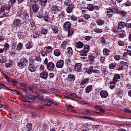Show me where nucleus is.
I'll use <instances>...</instances> for the list:
<instances>
[{
    "label": "nucleus",
    "mask_w": 131,
    "mask_h": 131,
    "mask_svg": "<svg viewBox=\"0 0 131 131\" xmlns=\"http://www.w3.org/2000/svg\"><path fill=\"white\" fill-rule=\"evenodd\" d=\"M10 5L6 7L2 5L0 9V17L2 18L6 16V15L9 12L10 8Z\"/></svg>",
    "instance_id": "nucleus-1"
},
{
    "label": "nucleus",
    "mask_w": 131,
    "mask_h": 131,
    "mask_svg": "<svg viewBox=\"0 0 131 131\" xmlns=\"http://www.w3.org/2000/svg\"><path fill=\"white\" fill-rule=\"evenodd\" d=\"M84 46V43L80 41H78L77 42L75 43V51L78 52L79 51L78 50H77L76 48L78 49H81L83 48Z\"/></svg>",
    "instance_id": "nucleus-2"
},
{
    "label": "nucleus",
    "mask_w": 131,
    "mask_h": 131,
    "mask_svg": "<svg viewBox=\"0 0 131 131\" xmlns=\"http://www.w3.org/2000/svg\"><path fill=\"white\" fill-rule=\"evenodd\" d=\"M121 78L120 75L119 74H115L113 78V80L111 82V84H112L113 85H115L116 84L118 81H119V79Z\"/></svg>",
    "instance_id": "nucleus-3"
},
{
    "label": "nucleus",
    "mask_w": 131,
    "mask_h": 131,
    "mask_svg": "<svg viewBox=\"0 0 131 131\" xmlns=\"http://www.w3.org/2000/svg\"><path fill=\"white\" fill-rule=\"evenodd\" d=\"M89 82V78H86L83 79L81 82L80 83V87L81 88H83L85 86L84 85L86 84Z\"/></svg>",
    "instance_id": "nucleus-4"
},
{
    "label": "nucleus",
    "mask_w": 131,
    "mask_h": 131,
    "mask_svg": "<svg viewBox=\"0 0 131 131\" xmlns=\"http://www.w3.org/2000/svg\"><path fill=\"white\" fill-rule=\"evenodd\" d=\"M82 64L80 63L75 64L74 66V70L77 72H80L82 71Z\"/></svg>",
    "instance_id": "nucleus-5"
},
{
    "label": "nucleus",
    "mask_w": 131,
    "mask_h": 131,
    "mask_svg": "<svg viewBox=\"0 0 131 131\" xmlns=\"http://www.w3.org/2000/svg\"><path fill=\"white\" fill-rule=\"evenodd\" d=\"M55 67L54 63L52 62H50L47 65V69L49 71H51Z\"/></svg>",
    "instance_id": "nucleus-6"
},
{
    "label": "nucleus",
    "mask_w": 131,
    "mask_h": 131,
    "mask_svg": "<svg viewBox=\"0 0 131 131\" xmlns=\"http://www.w3.org/2000/svg\"><path fill=\"white\" fill-rule=\"evenodd\" d=\"M52 100L50 98L48 97H46L45 100V103H43L44 104L48 106H50L51 105V104L52 103Z\"/></svg>",
    "instance_id": "nucleus-7"
},
{
    "label": "nucleus",
    "mask_w": 131,
    "mask_h": 131,
    "mask_svg": "<svg viewBox=\"0 0 131 131\" xmlns=\"http://www.w3.org/2000/svg\"><path fill=\"white\" fill-rule=\"evenodd\" d=\"M63 26L64 30H69L71 26L70 23L69 21H67L64 23Z\"/></svg>",
    "instance_id": "nucleus-8"
},
{
    "label": "nucleus",
    "mask_w": 131,
    "mask_h": 131,
    "mask_svg": "<svg viewBox=\"0 0 131 131\" xmlns=\"http://www.w3.org/2000/svg\"><path fill=\"white\" fill-rule=\"evenodd\" d=\"M63 60H60L57 62L56 64V67L58 68H62L63 66Z\"/></svg>",
    "instance_id": "nucleus-9"
},
{
    "label": "nucleus",
    "mask_w": 131,
    "mask_h": 131,
    "mask_svg": "<svg viewBox=\"0 0 131 131\" xmlns=\"http://www.w3.org/2000/svg\"><path fill=\"white\" fill-rule=\"evenodd\" d=\"M29 15L26 11H24L23 13V16L21 17L22 19L25 21L27 20L29 17Z\"/></svg>",
    "instance_id": "nucleus-10"
},
{
    "label": "nucleus",
    "mask_w": 131,
    "mask_h": 131,
    "mask_svg": "<svg viewBox=\"0 0 131 131\" xmlns=\"http://www.w3.org/2000/svg\"><path fill=\"white\" fill-rule=\"evenodd\" d=\"M101 96L103 98L106 97L108 95L107 92L105 90L102 91L100 93Z\"/></svg>",
    "instance_id": "nucleus-11"
},
{
    "label": "nucleus",
    "mask_w": 131,
    "mask_h": 131,
    "mask_svg": "<svg viewBox=\"0 0 131 131\" xmlns=\"http://www.w3.org/2000/svg\"><path fill=\"white\" fill-rule=\"evenodd\" d=\"M21 20L17 18L14 21L13 24L14 26H18L21 24Z\"/></svg>",
    "instance_id": "nucleus-12"
},
{
    "label": "nucleus",
    "mask_w": 131,
    "mask_h": 131,
    "mask_svg": "<svg viewBox=\"0 0 131 131\" xmlns=\"http://www.w3.org/2000/svg\"><path fill=\"white\" fill-rule=\"evenodd\" d=\"M28 69L29 71L31 72H34L36 70V68L34 64H30L29 66Z\"/></svg>",
    "instance_id": "nucleus-13"
},
{
    "label": "nucleus",
    "mask_w": 131,
    "mask_h": 131,
    "mask_svg": "<svg viewBox=\"0 0 131 131\" xmlns=\"http://www.w3.org/2000/svg\"><path fill=\"white\" fill-rule=\"evenodd\" d=\"M74 7V6L73 5H69L67 7V12L68 13H70L72 11V9Z\"/></svg>",
    "instance_id": "nucleus-14"
},
{
    "label": "nucleus",
    "mask_w": 131,
    "mask_h": 131,
    "mask_svg": "<svg viewBox=\"0 0 131 131\" xmlns=\"http://www.w3.org/2000/svg\"><path fill=\"white\" fill-rule=\"evenodd\" d=\"M40 77L43 79H46L48 77V73L46 72H43L40 74Z\"/></svg>",
    "instance_id": "nucleus-15"
},
{
    "label": "nucleus",
    "mask_w": 131,
    "mask_h": 131,
    "mask_svg": "<svg viewBox=\"0 0 131 131\" xmlns=\"http://www.w3.org/2000/svg\"><path fill=\"white\" fill-rule=\"evenodd\" d=\"M106 13H107V15L109 17H112L113 14L112 9L111 8L108 9Z\"/></svg>",
    "instance_id": "nucleus-16"
},
{
    "label": "nucleus",
    "mask_w": 131,
    "mask_h": 131,
    "mask_svg": "<svg viewBox=\"0 0 131 131\" xmlns=\"http://www.w3.org/2000/svg\"><path fill=\"white\" fill-rule=\"evenodd\" d=\"M118 28L119 29H122L123 28L126 26L125 23L124 22L122 21H119L118 23Z\"/></svg>",
    "instance_id": "nucleus-17"
},
{
    "label": "nucleus",
    "mask_w": 131,
    "mask_h": 131,
    "mask_svg": "<svg viewBox=\"0 0 131 131\" xmlns=\"http://www.w3.org/2000/svg\"><path fill=\"white\" fill-rule=\"evenodd\" d=\"M75 76L73 75L69 74L68 76V79L70 82H73L75 80Z\"/></svg>",
    "instance_id": "nucleus-18"
},
{
    "label": "nucleus",
    "mask_w": 131,
    "mask_h": 131,
    "mask_svg": "<svg viewBox=\"0 0 131 131\" xmlns=\"http://www.w3.org/2000/svg\"><path fill=\"white\" fill-rule=\"evenodd\" d=\"M32 9L33 12H37L39 9L38 6L37 4H34L32 6Z\"/></svg>",
    "instance_id": "nucleus-19"
},
{
    "label": "nucleus",
    "mask_w": 131,
    "mask_h": 131,
    "mask_svg": "<svg viewBox=\"0 0 131 131\" xmlns=\"http://www.w3.org/2000/svg\"><path fill=\"white\" fill-rule=\"evenodd\" d=\"M92 89V86L91 85H89L85 89V91L87 93H88L91 92Z\"/></svg>",
    "instance_id": "nucleus-20"
},
{
    "label": "nucleus",
    "mask_w": 131,
    "mask_h": 131,
    "mask_svg": "<svg viewBox=\"0 0 131 131\" xmlns=\"http://www.w3.org/2000/svg\"><path fill=\"white\" fill-rule=\"evenodd\" d=\"M125 31L123 30H122L119 32L118 36L119 38H123L125 36Z\"/></svg>",
    "instance_id": "nucleus-21"
},
{
    "label": "nucleus",
    "mask_w": 131,
    "mask_h": 131,
    "mask_svg": "<svg viewBox=\"0 0 131 131\" xmlns=\"http://www.w3.org/2000/svg\"><path fill=\"white\" fill-rule=\"evenodd\" d=\"M33 44L31 41L28 42L26 45L25 46L27 49H29L31 48Z\"/></svg>",
    "instance_id": "nucleus-22"
},
{
    "label": "nucleus",
    "mask_w": 131,
    "mask_h": 131,
    "mask_svg": "<svg viewBox=\"0 0 131 131\" xmlns=\"http://www.w3.org/2000/svg\"><path fill=\"white\" fill-rule=\"evenodd\" d=\"M93 67L92 66L89 67L86 70L87 72L89 74H91L92 72H93Z\"/></svg>",
    "instance_id": "nucleus-23"
},
{
    "label": "nucleus",
    "mask_w": 131,
    "mask_h": 131,
    "mask_svg": "<svg viewBox=\"0 0 131 131\" xmlns=\"http://www.w3.org/2000/svg\"><path fill=\"white\" fill-rule=\"evenodd\" d=\"M0 88L4 89L9 90L11 91H13L12 89L8 88L4 84L0 83Z\"/></svg>",
    "instance_id": "nucleus-24"
},
{
    "label": "nucleus",
    "mask_w": 131,
    "mask_h": 131,
    "mask_svg": "<svg viewBox=\"0 0 131 131\" xmlns=\"http://www.w3.org/2000/svg\"><path fill=\"white\" fill-rule=\"evenodd\" d=\"M60 51L59 49H56L54 51V54L56 56L58 57L60 54Z\"/></svg>",
    "instance_id": "nucleus-25"
},
{
    "label": "nucleus",
    "mask_w": 131,
    "mask_h": 131,
    "mask_svg": "<svg viewBox=\"0 0 131 131\" xmlns=\"http://www.w3.org/2000/svg\"><path fill=\"white\" fill-rule=\"evenodd\" d=\"M67 53L70 55H72L73 53V50L72 48L71 47H68L67 49Z\"/></svg>",
    "instance_id": "nucleus-26"
},
{
    "label": "nucleus",
    "mask_w": 131,
    "mask_h": 131,
    "mask_svg": "<svg viewBox=\"0 0 131 131\" xmlns=\"http://www.w3.org/2000/svg\"><path fill=\"white\" fill-rule=\"evenodd\" d=\"M110 50L106 48H104L103 49V54L106 56H108L110 54Z\"/></svg>",
    "instance_id": "nucleus-27"
},
{
    "label": "nucleus",
    "mask_w": 131,
    "mask_h": 131,
    "mask_svg": "<svg viewBox=\"0 0 131 131\" xmlns=\"http://www.w3.org/2000/svg\"><path fill=\"white\" fill-rule=\"evenodd\" d=\"M84 51L88 53L90 50V46L88 44H86L84 46Z\"/></svg>",
    "instance_id": "nucleus-28"
},
{
    "label": "nucleus",
    "mask_w": 131,
    "mask_h": 131,
    "mask_svg": "<svg viewBox=\"0 0 131 131\" xmlns=\"http://www.w3.org/2000/svg\"><path fill=\"white\" fill-rule=\"evenodd\" d=\"M39 1L40 4L42 7L46 6L47 0H39Z\"/></svg>",
    "instance_id": "nucleus-29"
},
{
    "label": "nucleus",
    "mask_w": 131,
    "mask_h": 131,
    "mask_svg": "<svg viewBox=\"0 0 131 131\" xmlns=\"http://www.w3.org/2000/svg\"><path fill=\"white\" fill-rule=\"evenodd\" d=\"M51 28L52 30L56 34L58 32V29L57 27L54 25H52Z\"/></svg>",
    "instance_id": "nucleus-30"
},
{
    "label": "nucleus",
    "mask_w": 131,
    "mask_h": 131,
    "mask_svg": "<svg viewBox=\"0 0 131 131\" xmlns=\"http://www.w3.org/2000/svg\"><path fill=\"white\" fill-rule=\"evenodd\" d=\"M87 53H86V52L85 51L84 52L83 51H82L80 52V55L81 56L85 57H82L83 59H85L87 58Z\"/></svg>",
    "instance_id": "nucleus-31"
},
{
    "label": "nucleus",
    "mask_w": 131,
    "mask_h": 131,
    "mask_svg": "<svg viewBox=\"0 0 131 131\" xmlns=\"http://www.w3.org/2000/svg\"><path fill=\"white\" fill-rule=\"evenodd\" d=\"M6 60V58L5 56H2L0 57V62L1 63L5 62Z\"/></svg>",
    "instance_id": "nucleus-32"
},
{
    "label": "nucleus",
    "mask_w": 131,
    "mask_h": 131,
    "mask_svg": "<svg viewBox=\"0 0 131 131\" xmlns=\"http://www.w3.org/2000/svg\"><path fill=\"white\" fill-rule=\"evenodd\" d=\"M20 62L22 63H23L24 64L26 65V63H27V60L26 58H21L20 59Z\"/></svg>",
    "instance_id": "nucleus-33"
},
{
    "label": "nucleus",
    "mask_w": 131,
    "mask_h": 131,
    "mask_svg": "<svg viewBox=\"0 0 131 131\" xmlns=\"http://www.w3.org/2000/svg\"><path fill=\"white\" fill-rule=\"evenodd\" d=\"M96 23L99 26L102 25L104 23V20L101 19H98L97 20Z\"/></svg>",
    "instance_id": "nucleus-34"
},
{
    "label": "nucleus",
    "mask_w": 131,
    "mask_h": 131,
    "mask_svg": "<svg viewBox=\"0 0 131 131\" xmlns=\"http://www.w3.org/2000/svg\"><path fill=\"white\" fill-rule=\"evenodd\" d=\"M68 31V36H69L72 35L74 32V30L72 29H70L69 30H67Z\"/></svg>",
    "instance_id": "nucleus-35"
},
{
    "label": "nucleus",
    "mask_w": 131,
    "mask_h": 131,
    "mask_svg": "<svg viewBox=\"0 0 131 131\" xmlns=\"http://www.w3.org/2000/svg\"><path fill=\"white\" fill-rule=\"evenodd\" d=\"M67 45V42L66 41L63 42L61 45V47L63 49H65Z\"/></svg>",
    "instance_id": "nucleus-36"
},
{
    "label": "nucleus",
    "mask_w": 131,
    "mask_h": 131,
    "mask_svg": "<svg viewBox=\"0 0 131 131\" xmlns=\"http://www.w3.org/2000/svg\"><path fill=\"white\" fill-rule=\"evenodd\" d=\"M48 31V30L45 28H44L41 30L40 31V33L41 34L46 35Z\"/></svg>",
    "instance_id": "nucleus-37"
},
{
    "label": "nucleus",
    "mask_w": 131,
    "mask_h": 131,
    "mask_svg": "<svg viewBox=\"0 0 131 131\" xmlns=\"http://www.w3.org/2000/svg\"><path fill=\"white\" fill-rule=\"evenodd\" d=\"M32 124L31 123H28L26 125L27 128V130L28 131H30L31 129Z\"/></svg>",
    "instance_id": "nucleus-38"
},
{
    "label": "nucleus",
    "mask_w": 131,
    "mask_h": 131,
    "mask_svg": "<svg viewBox=\"0 0 131 131\" xmlns=\"http://www.w3.org/2000/svg\"><path fill=\"white\" fill-rule=\"evenodd\" d=\"M93 31L97 33H100L102 32V29L99 28H94L93 29Z\"/></svg>",
    "instance_id": "nucleus-39"
},
{
    "label": "nucleus",
    "mask_w": 131,
    "mask_h": 131,
    "mask_svg": "<svg viewBox=\"0 0 131 131\" xmlns=\"http://www.w3.org/2000/svg\"><path fill=\"white\" fill-rule=\"evenodd\" d=\"M42 11L41 10L38 12L37 14V16L39 18H41L42 17Z\"/></svg>",
    "instance_id": "nucleus-40"
},
{
    "label": "nucleus",
    "mask_w": 131,
    "mask_h": 131,
    "mask_svg": "<svg viewBox=\"0 0 131 131\" xmlns=\"http://www.w3.org/2000/svg\"><path fill=\"white\" fill-rule=\"evenodd\" d=\"M24 65L23 63H22L20 62H19L17 63V66L20 69H22L24 67Z\"/></svg>",
    "instance_id": "nucleus-41"
},
{
    "label": "nucleus",
    "mask_w": 131,
    "mask_h": 131,
    "mask_svg": "<svg viewBox=\"0 0 131 131\" xmlns=\"http://www.w3.org/2000/svg\"><path fill=\"white\" fill-rule=\"evenodd\" d=\"M23 44L21 43H19L17 46V49L19 51L22 48Z\"/></svg>",
    "instance_id": "nucleus-42"
},
{
    "label": "nucleus",
    "mask_w": 131,
    "mask_h": 131,
    "mask_svg": "<svg viewBox=\"0 0 131 131\" xmlns=\"http://www.w3.org/2000/svg\"><path fill=\"white\" fill-rule=\"evenodd\" d=\"M71 63V61L70 58H68L66 59L65 63L68 66Z\"/></svg>",
    "instance_id": "nucleus-43"
},
{
    "label": "nucleus",
    "mask_w": 131,
    "mask_h": 131,
    "mask_svg": "<svg viewBox=\"0 0 131 131\" xmlns=\"http://www.w3.org/2000/svg\"><path fill=\"white\" fill-rule=\"evenodd\" d=\"M120 63L122 65V66H123H123H127L129 64V62L127 61L126 62H125L124 61H122Z\"/></svg>",
    "instance_id": "nucleus-44"
},
{
    "label": "nucleus",
    "mask_w": 131,
    "mask_h": 131,
    "mask_svg": "<svg viewBox=\"0 0 131 131\" xmlns=\"http://www.w3.org/2000/svg\"><path fill=\"white\" fill-rule=\"evenodd\" d=\"M87 8L90 11H92L93 10V5L90 4L88 5Z\"/></svg>",
    "instance_id": "nucleus-45"
},
{
    "label": "nucleus",
    "mask_w": 131,
    "mask_h": 131,
    "mask_svg": "<svg viewBox=\"0 0 131 131\" xmlns=\"http://www.w3.org/2000/svg\"><path fill=\"white\" fill-rule=\"evenodd\" d=\"M116 64L115 63H112L110 64L109 65V68L110 69H112L114 68V67L116 66Z\"/></svg>",
    "instance_id": "nucleus-46"
},
{
    "label": "nucleus",
    "mask_w": 131,
    "mask_h": 131,
    "mask_svg": "<svg viewBox=\"0 0 131 131\" xmlns=\"http://www.w3.org/2000/svg\"><path fill=\"white\" fill-rule=\"evenodd\" d=\"M89 58L90 61H91L92 62L94 61V60L95 59V57L92 55H89Z\"/></svg>",
    "instance_id": "nucleus-47"
},
{
    "label": "nucleus",
    "mask_w": 131,
    "mask_h": 131,
    "mask_svg": "<svg viewBox=\"0 0 131 131\" xmlns=\"http://www.w3.org/2000/svg\"><path fill=\"white\" fill-rule=\"evenodd\" d=\"M111 9L113 14L119 13L118 10L117 8L114 7Z\"/></svg>",
    "instance_id": "nucleus-48"
},
{
    "label": "nucleus",
    "mask_w": 131,
    "mask_h": 131,
    "mask_svg": "<svg viewBox=\"0 0 131 131\" xmlns=\"http://www.w3.org/2000/svg\"><path fill=\"white\" fill-rule=\"evenodd\" d=\"M119 13L122 16H125L127 14V12L124 10H121L119 12Z\"/></svg>",
    "instance_id": "nucleus-49"
},
{
    "label": "nucleus",
    "mask_w": 131,
    "mask_h": 131,
    "mask_svg": "<svg viewBox=\"0 0 131 131\" xmlns=\"http://www.w3.org/2000/svg\"><path fill=\"white\" fill-rule=\"evenodd\" d=\"M92 128L93 129L97 130L100 128V126L98 125H93Z\"/></svg>",
    "instance_id": "nucleus-50"
},
{
    "label": "nucleus",
    "mask_w": 131,
    "mask_h": 131,
    "mask_svg": "<svg viewBox=\"0 0 131 131\" xmlns=\"http://www.w3.org/2000/svg\"><path fill=\"white\" fill-rule=\"evenodd\" d=\"M114 59L117 61L119 60L121 58V56L119 55H115L114 57Z\"/></svg>",
    "instance_id": "nucleus-51"
},
{
    "label": "nucleus",
    "mask_w": 131,
    "mask_h": 131,
    "mask_svg": "<svg viewBox=\"0 0 131 131\" xmlns=\"http://www.w3.org/2000/svg\"><path fill=\"white\" fill-rule=\"evenodd\" d=\"M112 31L116 34H117L118 32V29L117 27H114L112 29Z\"/></svg>",
    "instance_id": "nucleus-52"
},
{
    "label": "nucleus",
    "mask_w": 131,
    "mask_h": 131,
    "mask_svg": "<svg viewBox=\"0 0 131 131\" xmlns=\"http://www.w3.org/2000/svg\"><path fill=\"white\" fill-rule=\"evenodd\" d=\"M70 0H65L64 2V4L66 6H67L70 4Z\"/></svg>",
    "instance_id": "nucleus-53"
},
{
    "label": "nucleus",
    "mask_w": 131,
    "mask_h": 131,
    "mask_svg": "<svg viewBox=\"0 0 131 131\" xmlns=\"http://www.w3.org/2000/svg\"><path fill=\"white\" fill-rule=\"evenodd\" d=\"M52 50V48L50 46H48L46 48V51L47 52H49L51 51Z\"/></svg>",
    "instance_id": "nucleus-54"
},
{
    "label": "nucleus",
    "mask_w": 131,
    "mask_h": 131,
    "mask_svg": "<svg viewBox=\"0 0 131 131\" xmlns=\"http://www.w3.org/2000/svg\"><path fill=\"white\" fill-rule=\"evenodd\" d=\"M52 8V10L54 12L57 11L59 10L58 7L56 6H53Z\"/></svg>",
    "instance_id": "nucleus-55"
},
{
    "label": "nucleus",
    "mask_w": 131,
    "mask_h": 131,
    "mask_svg": "<svg viewBox=\"0 0 131 131\" xmlns=\"http://www.w3.org/2000/svg\"><path fill=\"white\" fill-rule=\"evenodd\" d=\"M43 19L46 21L47 22L50 20V18L48 16H46L44 17Z\"/></svg>",
    "instance_id": "nucleus-56"
},
{
    "label": "nucleus",
    "mask_w": 131,
    "mask_h": 131,
    "mask_svg": "<svg viewBox=\"0 0 131 131\" xmlns=\"http://www.w3.org/2000/svg\"><path fill=\"white\" fill-rule=\"evenodd\" d=\"M85 39L87 41H89L92 38V37L90 36H85L84 37Z\"/></svg>",
    "instance_id": "nucleus-57"
},
{
    "label": "nucleus",
    "mask_w": 131,
    "mask_h": 131,
    "mask_svg": "<svg viewBox=\"0 0 131 131\" xmlns=\"http://www.w3.org/2000/svg\"><path fill=\"white\" fill-rule=\"evenodd\" d=\"M41 54L42 56L44 57L46 55H47V52L46 51H43L41 53Z\"/></svg>",
    "instance_id": "nucleus-58"
},
{
    "label": "nucleus",
    "mask_w": 131,
    "mask_h": 131,
    "mask_svg": "<svg viewBox=\"0 0 131 131\" xmlns=\"http://www.w3.org/2000/svg\"><path fill=\"white\" fill-rule=\"evenodd\" d=\"M11 83H12L13 85H15L17 84L18 82L17 80L14 79H12L11 80Z\"/></svg>",
    "instance_id": "nucleus-59"
},
{
    "label": "nucleus",
    "mask_w": 131,
    "mask_h": 131,
    "mask_svg": "<svg viewBox=\"0 0 131 131\" xmlns=\"http://www.w3.org/2000/svg\"><path fill=\"white\" fill-rule=\"evenodd\" d=\"M28 99L30 100H35L36 99V97L35 96H32L31 95H30L28 97H27Z\"/></svg>",
    "instance_id": "nucleus-60"
},
{
    "label": "nucleus",
    "mask_w": 131,
    "mask_h": 131,
    "mask_svg": "<svg viewBox=\"0 0 131 131\" xmlns=\"http://www.w3.org/2000/svg\"><path fill=\"white\" fill-rule=\"evenodd\" d=\"M70 95L73 97H76L77 98H79V97L74 93H72L70 94Z\"/></svg>",
    "instance_id": "nucleus-61"
},
{
    "label": "nucleus",
    "mask_w": 131,
    "mask_h": 131,
    "mask_svg": "<svg viewBox=\"0 0 131 131\" xmlns=\"http://www.w3.org/2000/svg\"><path fill=\"white\" fill-rule=\"evenodd\" d=\"M83 117L84 119H88L92 121H95V120L94 119L91 117H90L88 116H84Z\"/></svg>",
    "instance_id": "nucleus-62"
},
{
    "label": "nucleus",
    "mask_w": 131,
    "mask_h": 131,
    "mask_svg": "<svg viewBox=\"0 0 131 131\" xmlns=\"http://www.w3.org/2000/svg\"><path fill=\"white\" fill-rule=\"evenodd\" d=\"M123 91V90H118L116 91V93L117 95H120L122 93Z\"/></svg>",
    "instance_id": "nucleus-63"
},
{
    "label": "nucleus",
    "mask_w": 131,
    "mask_h": 131,
    "mask_svg": "<svg viewBox=\"0 0 131 131\" xmlns=\"http://www.w3.org/2000/svg\"><path fill=\"white\" fill-rule=\"evenodd\" d=\"M125 5L126 6H131V2L129 1H128L125 3Z\"/></svg>",
    "instance_id": "nucleus-64"
}]
</instances>
